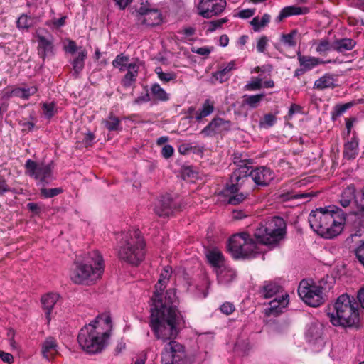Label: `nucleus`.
Segmentation results:
<instances>
[{
    "instance_id": "obj_1",
    "label": "nucleus",
    "mask_w": 364,
    "mask_h": 364,
    "mask_svg": "<svg viewBox=\"0 0 364 364\" xmlns=\"http://www.w3.org/2000/svg\"><path fill=\"white\" fill-rule=\"evenodd\" d=\"M286 233V223L280 217H273L260 224L253 236L247 232L232 235L228 245V251L235 259L255 257L259 254L257 243L272 245L278 243Z\"/></svg>"
},
{
    "instance_id": "obj_2",
    "label": "nucleus",
    "mask_w": 364,
    "mask_h": 364,
    "mask_svg": "<svg viewBox=\"0 0 364 364\" xmlns=\"http://www.w3.org/2000/svg\"><path fill=\"white\" fill-rule=\"evenodd\" d=\"M166 284L159 280L151 297L154 307L151 309L149 326L155 337L163 341L175 338L179 332L183 317L176 306L166 301L163 302L162 291Z\"/></svg>"
},
{
    "instance_id": "obj_3",
    "label": "nucleus",
    "mask_w": 364,
    "mask_h": 364,
    "mask_svg": "<svg viewBox=\"0 0 364 364\" xmlns=\"http://www.w3.org/2000/svg\"><path fill=\"white\" fill-rule=\"evenodd\" d=\"M346 213L336 205L312 210L309 215L311 228L321 237L333 238L343 229Z\"/></svg>"
},
{
    "instance_id": "obj_4",
    "label": "nucleus",
    "mask_w": 364,
    "mask_h": 364,
    "mask_svg": "<svg viewBox=\"0 0 364 364\" xmlns=\"http://www.w3.org/2000/svg\"><path fill=\"white\" fill-rule=\"evenodd\" d=\"M74 264L70 279L75 284H87L97 280L101 277L105 269L103 257L97 250L78 256Z\"/></svg>"
},
{
    "instance_id": "obj_5",
    "label": "nucleus",
    "mask_w": 364,
    "mask_h": 364,
    "mask_svg": "<svg viewBox=\"0 0 364 364\" xmlns=\"http://www.w3.org/2000/svg\"><path fill=\"white\" fill-rule=\"evenodd\" d=\"M328 315L335 326L352 327L359 322L358 304L353 296L348 294L340 295L328 307Z\"/></svg>"
},
{
    "instance_id": "obj_6",
    "label": "nucleus",
    "mask_w": 364,
    "mask_h": 364,
    "mask_svg": "<svg viewBox=\"0 0 364 364\" xmlns=\"http://www.w3.org/2000/svg\"><path fill=\"white\" fill-rule=\"evenodd\" d=\"M119 258L134 266H138L144 259L146 243L139 230H130L120 235Z\"/></svg>"
},
{
    "instance_id": "obj_7",
    "label": "nucleus",
    "mask_w": 364,
    "mask_h": 364,
    "mask_svg": "<svg viewBox=\"0 0 364 364\" xmlns=\"http://www.w3.org/2000/svg\"><path fill=\"white\" fill-rule=\"evenodd\" d=\"M96 328L97 326L91 322L80 329L77 336L79 345L90 354L100 352L105 346L106 340L109 337L108 332L99 333Z\"/></svg>"
},
{
    "instance_id": "obj_8",
    "label": "nucleus",
    "mask_w": 364,
    "mask_h": 364,
    "mask_svg": "<svg viewBox=\"0 0 364 364\" xmlns=\"http://www.w3.org/2000/svg\"><path fill=\"white\" fill-rule=\"evenodd\" d=\"M232 161L237 168L230 176V186L228 189L231 193H235L248 181L247 171L252 167L253 160L249 158L247 154L237 151L232 155Z\"/></svg>"
},
{
    "instance_id": "obj_9",
    "label": "nucleus",
    "mask_w": 364,
    "mask_h": 364,
    "mask_svg": "<svg viewBox=\"0 0 364 364\" xmlns=\"http://www.w3.org/2000/svg\"><path fill=\"white\" fill-rule=\"evenodd\" d=\"M24 168L26 175L36 180L38 186H46L54 179L53 161L46 164L29 159L26 160Z\"/></svg>"
},
{
    "instance_id": "obj_10",
    "label": "nucleus",
    "mask_w": 364,
    "mask_h": 364,
    "mask_svg": "<svg viewBox=\"0 0 364 364\" xmlns=\"http://www.w3.org/2000/svg\"><path fill=\"white\" fill-rule=\"evenodd\" d=\"M297 291L299 297L309 306L318 307L325 302L323 288L314 282L301 280Z\"/></svg>"
},
{
    "instance_id": "obj_11",
    "label": "nucleus",
    "mask_w": 364,
    "mask_h": 364,
    "mask_svg": "<svg viewBox=\"0 0 364 364\" xmlns=\"http://www.w3.org/2000/svg\"><path fill=\"white\" fill-rule=\"evenodd\" d=\"M161 364H191L186 355L183 345L176 341H169L164 348L161 355Z\"/></svg>"
},
{
    "instance_id": "obj_12",
    "label": "nucleus",
    "mask_w": 364,
    "mask_h": 364,
    "mask_svg": "<svg viewBox=\"0 0 364 364\" xmlns=\"http://www.w3.org/2000/svg\"><path fill=\"white\" fill-rule=\"evenodd\" d=\"M183 203L178 198H172L170 194L162 196L158 205L154 208V212L160 217H168L182 210Z\"/></svg>"
},
{
    "instance_id": "obj_13",
    "label": "nucleus",
    "mask_w": 364,
    "mask_h": 364,
    "mask_svg": "<svg viewBox=\"0 0 364 364\" xmlns=\"http://www.w3.org/2000/svg\"><path fill=\"white\" fill-rule=\"evenodd\" d=\"M232 122L221 117H215L200 131L204 137L224 135L231 129Z\"/></svg>"
},
{
    "instance_id": "obj_14",
    "label": "nucleus",
    "mask_w": 364,
    "mask_h": 364,
    "mask_svg": "<svg viewBox=\"0 0 364 364\" xmlns=\"http://www.w3.org/2000/svg\"><path fill=\"white\" fill-rule=\"evenodd\" d=\"M227 5L226 0H201L198 5V14L205 18L221 14Z\"/></svg>"
},
{
    "instance_id": "obj_15",
    "label": "nucleus",
    "mask_w": 364,
    "mask_h": 364,
    "mask_svg": "<svg viewBox=\"0 0 364 364\" xmlns=\"http://www.w3.org/2000/svg\"><path fill=\"white\" fill-rule=\"evenodd\" d=\"M248 181L250 179L257 186L266 187L274 178V171L269 167L261 166L255 168H251L248 171Z\"/></svg>"
},
{
    "instance_id": "obj_16",
    "label": "nucleus",
    "mask_w": 364,
    "mask_h": 364,
    "mask_svg": "<svg viewBox=\"0 0 364 364\" xmlns=\"http://www.w3.org/2000/svg\"><path fill=\"white\" fill-rule=\"evenodd\" d=\"M297 60L299 68H296L294 73V77L299 78L308 71L311 70L320 64L330 63L333 61L328 60L324 61L319 58L310 55H302L300 51L297 52Z\"/></svg>"
},
{
    "instance_id": "obj_17",
    "label": "nucleus",
    "mask_w": 364,
    "mask_h": 364,
    "mask_svg": "<svg viewBox=\"0 0 364 364\" xmlns=\"http://www.w3.org/2000/svg\"><path fill=\"white\" fill-rule=\"evenodd\" d=\"M137 12L144 16L141 23L147 26H157L161 21V14L158 10L149 9L144 3L141 4Z\"/></svg>"
},
{
    "instance_id": "obj_18",
    "label": "nucleus",
    "mask_w": 364,
    "mask_h": 364,
    "mask_svg": "<svg viewBox=\"0 0 364 364\" xmlns=\"http://www.w3.org/2000/svg\"><path fill=\"white\" fill-rule=\"evenodd\" d=\"M358 139L353 133L350 138H348L343 146V158L345 160H353L358 155Z\"/></svg>"
},
{
    "instance_id": "obj_19",
    "label": "nucleus",
    "mask_w": 364,
    "mask_h": 364,
    "mask_svg": "<svg viewBox=\"0 0 364 364\" xmlns=\"http://www.w3.org/2000/svg\"><path fill=\"white\" fill-rule=\"evenodd\" d=\"M289 303V295L282 294L279 298H275L269 303V307L266 309V313L269 316H277L282 312Z\"/></svg>"
},
{
    "instance_id": "obj_20",
    "label": "nucleus",
    "mask_w": 364,
    "mask_h": 364,
    "mask_svg": "<svg viewBox=\"0 0 364 364\" xmlns=\"http://www.w3.org/2000/svg\"><path fill=\"white\" fill-rule=\"evenodd\" d=\"M37 38L38 54L43 60H45L47 56L54 54L53 41L43 36H38Z\"/></svg>"
},
{
    "instance_id": "obj_21",
    "label": "nucleus",
    "mask_w": 364,
    "mask_h": 364,
    "mask_svg": "<svg viewBox=\"0 0 364 364\" xmlns=\"http://www.w3.org/2000/svg\"><path fill=\"white\" fill-rule=\"evenodd\" d=\"M309 9L307 7H300L297 6H289L284 7L279 12L276 18L277 22H281L284 19L296 15L306 14L309 13Z\"/></svg>"
},
{
    "instance_id": "obj_22",
    "label": "nucleus",
    "mask_w": 364,
    "mask_h": 364,
    "mask_svg": "<svg viewBox=\"0 0 364 364\" xmlns=\"http://www.w3.org/2000/svg\"><path fill=\"white\" fill-rule=\"evenodd\" d=\"M336 75L331 73H326L314 82L313 88L318 90L333 89L336 87Z\"/></svg>"
},
{
    "instance_id": "obj_23",
    "label": "nucleus",
    "mask_w": 364,
    "mask_h": 364,
    "mask_svg": "<svg viewBox=\"0 0 364 364\" xmlns=\"http://www.w3.org/2000/svg\"><path fill=\"white\" fill-rule=\"evenodd\" d=\"M58 299L59 295L55 293H48L43 296L41 298V304L43 309L45 310V314L48 322L50 321L51 311L58 301Z\"/></svg>"
},
{
    "instance_id": "obj_24",
    "label": "nucleus",
    "mask_w": 364,
    "mask_h": 364,
    "mask_svg": "<svg viewBox=\"0 0 364 364\" xmlns=\"http://www.w3.org/2000/svg\"><path fill=\"white\" fill-rule=\"evenodd\" d=\"M57 341L53 337H49L42 344V354L47 360H50L57 354Z\"/></svg>"
},
{
    "instance_id": "obj_25",
    "label": "nucleus",
    "mask_w": 364,
    "mask_h": 364,
    "mask_svg": "<svg viewBox=\"0 0 364 364\" xmlns=\"http://www.w3.org/2000/svg\"><path fill=\"white\" fill-rule=\"evenodd\" d=\"M102 124L109 132H119L122 130L121 119L112 111L109 112L107 117L102 121Z\"/></svg>"
},
{
    "instance_id": "obj_26",
    "label": "nucleus",
    "mask_w": 364,
    "mask_h": 364,
    "mask_svg": "<svg viewBox=\"0 0 364 364\" xmlns=\"http://www.w3.org/2000/svg\"><path fill=\"white\" fill-rule=\"evenodd\" d=\"M356 46V41L352 38H343L336 39L333 42V50L338 53H343L353 50Z\"/></svg>"
},
{
    "instance_id": "obj_27",
    "label": "nucleus",
    "mask_w": 364,
    "mask_h": 364,
    "mask_svg": "<svg viewBox=\"0 0 364 364\" xmlns=\"http://www.w3.org/2000/svg\"><path fill=\"white\" fill-rule=\"evenodd\" d=\"M282 291V287L276 282L265 281L261 289L262 296L266 298H271Z\"/></svg>"
},
{
    "instance_id": "obj_28",
    "label": "nucleus",
    "mask_w": 364,
    "mask_h": 364,
    "mask_svg": "<svg viewBox=\"0 0 364 364\" xmlns=\"http://www.w3.org/2000/svg\"><path fill=\"white\" fill-rule=\"evenodd\" d=\"M235 69V60L230 61L227 65L212 74L213 77L219 81L220 83L225 82L228 81L231 76V71Z\"/></svg>"
},
{
    "instance_id": "obj_29",
    "label": "nucleus",
    "mask_w": 364,
    "mask_h": 364,
    "mask_svg": "<svg viewBox=\"0 0 364 364\" xmlns=\"http://www.w3.org/2000/svg\"><path fill=\"white\" fill-rule=\"evenodd\" d=\"M230 186V182L226 184L225 189V196L228 197L227 201L230 205H238L243 202L248 196V193H238L240 188L235 193H231L228 188Z\"/></svg>"
},
{
    "instance_id": "obj_30",
    "label": "nucleus",
    "mask_w": 364,
    "mask_h": 364,
    "mask_svg": "<svg viewBox=\"0 0 364 364\" xmlns=\"http://www.w3.org/2000/svg\"><path fill=\"white\" fill-rule=\"evenodd\" d=\"M215 109V102L210 100L206 99L202 105L201 109H198L196 112V120L198 122H200L202 119L209 115H210Z\"/></svg>"
},
{
    "instance_id": "obj_31",
    "label": "nucleus",
    "mask_w": 364,
    "mask_h": 364,
    "mask_svg": "<svg viewBox=\"0 0 364 364\" xmlns=\"http://www.w3.org/2000/svg\"><path fill=\"white\" fill-rule=\"evenodd\" d=\"M236 277L235 270L229 267H223L217 272L218 282L223 284L232 282Z\"/></svg>"
},
{
    "instance_id": "obj_32",
    "label": "nucleus",
    "mask_w": 364,
    "mask_h": 364,
    "mask_svg": "<svg viewBox=\"0 0 364 364\" xmlns=\"http://www.w3.org/2000/svg\"><path fill=\"white\" fill-rule=\"evenodd\" d=\"M87 54L86 50L85 48L82 49L78 52L77 55L72 60L71 64L73 68V75H75V77L83 70Z\"/></svg>"
},
{
    "instance_id": "obj_33",
    "label": "nucleus",
    "mask_w": 364,
    "mask_h": 364,
    "mask_svg": "<svg viewBox=\"0 0 364 364\" xmlns=\"http://www.w3.org/2000/svg\"><path fill=\"white\" fill-rule=\"evenodd\" d=\"M355 191V189L353 186H348L343 191L339 203L343 208L348 207L353 200L355 202L356 195Z\"/></svg>"
},
{
    "instance_id": "obj_34",
    "label": "nucleus",
    "mask_w": 364,
    "mask_h": 364,
    "mask_svg": "<svg viewBox=\"0 0 364 364\" xmlns=\"http://www.w3.org/2000/svg\"><path fill=\"white\" fill-rule=\"evenodd\" d=\"M150 91L152 98L155 101L167 102L170 99L169 94L158 83L153 84L151 86Z\"/></svg>"
},
{
    "instance_id": "obj_35",
    "label": "nucleus",
    "mask_w": 364,
    "mask_h": 364,
    "mask_svg": "<svg viewBox=\"0 0 364 364\" xmlns=\"http://www.w3.org/2000/svg\"><path fill=\"white\" fill-rule=\"evenodd\" d=\"M38 91L36 86H31L29 87H16L12 90L11 96L21 98L23 100H28L32 95H34Z\"/></svg>"
},
{
    "instance_id": "obj_36",
    "label": "nucleus",
    "mask_w": 364,
    "mask_h": 364,
    "mask_svg": "<svg viewBox=\"0 0 364 364\" xmlns=\"http://www.w3.org/2000/svg\"><path fill=\"white\" fill-rule=\"evenodd\" d=\"M154 72L163 84H167L170 82L175 83L176 81L177 74L173 71L164 72L161 67H156Z\"/></svg>"
},
{
    "instance_id": "obj_37",
    "label": "nucleus",
    "mask_w": 364,
    "mask_h": 364,
    "mask_svg": "<svg viewBox=\"0 0 364 364\" xmlns=\"http://www.w3.org/2000/svg\"><path fill=\"white\" fill-rule=\"evenodd\" d=\"M206 257L209 264L216 268H220L224 261L223 253L218 250L209 251Z\"/></svg>"
},
{
    "instance_id": "obj_38",
    "label": "nucleus",
    "mask_w": 364,
    "mask_h": 364,
    "mask_svg": "<svg viewBox=\"0 0 364 364\" xmlns=\"http://www.w3.org/2000/svg\"><path fill=\"white\" fill-rule=\"evenodd\" d=\"M299 34L297 29H293L289 33H283L281 36L280 41L284 46L289 48H294L296 46V36Z\"/></svg>"
},
{
    "instance_id": "obj_39",
    "label": "nucleus",
    "mask_w": 364,
    "mask_h": 364,
    "mask_svg": "<svg viewBox=\"0 0 364 364\" xmlns=\"http://www.w3.org/2000/svg\"><path fill=\"white\" fill-rule=\"evenodd\" d=\"M355 105L354 102H349L345 104L336 105L331 112V119L336 121L340 116H341L346 110L351 108Z\"/></svg>"
},
{
    "instance_id": "obj_40",
    "label": "nucleus",
    "mask_w": 364,
    "mask_h": 364,
    "mask_svg": "<svg viewBox=\"0 0 364 364\" xmlns=\"http://www.w3.org/2000/svg\"><path fill=\"white\" fill-rule=\"evenodd\" d=\"M264 97V94L247 95L244 97L243 102L251 108H256Z\"/></svg>"
},
{
    "instance_id": "obj_41",
    "label": "nucleus",
    "mask_w": 364,
    "mask_h": 364,
    "mask_svg": "<svg viewBox=\"0 0 364 364\" xmlns=\"http://www.w3.org/2000/svg\"><path fill=\"white\" fill-rule=\"evenodd\" d=\"M63 191L62 188H46V186H41L40 196L42 198H51L62 193Z\"/></svg>"
},
{
    "instance_id": "obj_42",
    "label": "nucleus",
    "mask_w": 364,
    "mask_h": 364,
    "mask_svg": "<svg viewBox=\"0 0 364 364\" xmlns=\"http://www.w3.org/2000/svg\"><path fill=\"white\" fill-rule=\"evenodd\" d=\"M270 21V15L265 14L259 19L258 17H255L251 21V24L254 27L255 31H259L262 27L265 26Z\"/></svg>"
},
{
    "instance_id": "obj_43",
    "label": "nucleus",
    "mask_w": 364,
    "mask_h": 364,
    "mask_svg": "<svg viewBox=\"0 0 364 364\" xmlns=\"http://www.w3.org/2000/svg\"><path fill=\"white\" fill-rule=\"evenodd\" d=\"M33 20L30 16L26 14H21L16 21V27L18 29H26L28 30L31 27Z\"/></svg>"
},
{
    "instance_id": "obj_44",
    "label": "nucleus",
    "mask_w": 364,
    "mask_h": 364,
    "mask_svg": "<svg viewBox=\"0 0 364 364\" xmlns=\"http://www.w3.org/2000/svg\"><path fill=\"white\" fill-rule=\"evenodd\" d=\"M129 60V57L127 55H124L123 54H119L116 56L114 60L112 61V65L114 68H117L120 70V71H124L125 67L127 65V62Z\"/></svg>"
},
{
    "instance_id": "obj_45",
    "label": "nucleus",
    "mask_w": 364,
    "mask_h": 364,
    "mask_svg": "<svg viewBox=\"0 0 364 364\" xmlns=\"http://www.w3.org/2000/svg\"><path fill=\"white\" fill-rule=\"evenodd\" d=\"M277 122V117L272 113L264 114L262 119L259 121V126L261 127L267 129L274 125Z\"/></svg>"
},
{
    "instance_id": "obj_46",
    "label": "nucleus",
    "mask_w": 364,
    "mask_h": 364,
    "mask_svg": "<svg viewBox=\"0 0 364 364\" xmlns=\"http://www.w3.org/2000/svg\"><path fill=\"white\" fill-rule=\"evenodd\" d=\"M331 50H333V43L326 38L321 39L316 48V52L321 55Z\"/></svg>"
},
{
    "instance_id": "obj_47",
    "label": "nucleus",
    "mask_w": 364,
    "mask_h": 364,
    "mask_svg": "<svg viewBox=\"0 0 364 364\" xmlns=\"http://www.w3.org/2000/svg\"><path fill=\"white\" fill-rule=\"evenodd\" d=\"M42 109L46 118H52L56 113V105L54 102L50 103H43L42 105Z\"/></svg>"
},
{
    "instance_id": "obj_48",
    "label": "nucleus",
    "mask_w": 364,
    "mask_h": 364,
    "mask_svg": "<svg viewBox=\"0 0 364 364\" xmlns=\"http://www.w3.org/2000/svg\"><path fill=\"white\" fill-rule=\"evenodd\" d=\"M262 87V79L258 77H252V80L245 86V90L248 91L259 90Z\"/></svg>"
},
{
    "instance_id": "obj_49",
    "label": "nucleus",
    "mask_w": 364,
    "mask_h": 364,
    "mask_svg": "<svg viewBox=\"0 0 364 364\" xmlns=\"http://www.w3.org/2000/svg\"><path fill=\"white\" fill-rule=\"evenodd\" d=\"M138 74L132 72H127L122 80V85L124 87H129L132 83L135 82Z\"/></svg>"
},
{
    "instance_id": "obj_50",
    "label": "nucleus",
    "mask_w": 364,
    "mask_h": 364,
    "mask_svg": "<svg viewBox=\"0 0 364 364\" xmlns=\"http://www.w3.org/2000/svg\"><path fill=\"white\" fill-rule=\"evenodd\" d=\"M356 258L364 267V241H363L354 250Z\"/></svg>"
},
{
    "instance_id": "obj_51",
    "label": "nucleus",
    "mask_w": 364,
    "mask_h": 364,
    "mask_svg": "<svg viewBox=\"0 0 364 364\" xmlns=\"http://www.w3.org/2000/svg\"><path fill=\"white\" fill-rule=\"evenodd\" d=\"M268 43V38L265 36H262L257 43V50L259 53H264Z\"/></svg>"
},
{
    "instance_id": "obj_52",
    "label": "nucleus",
    "mask_w": 364,
    "mask_h": 364,
    "mask_svg": "<svg viewBox=\"0 0 364 364\" xmlns=\"http://www.w3.org/2000/svg\"><path fill=\"white\" fill-rule=\"evenodd\" d=\"M355 204L360 211L364 212V188L356 195Z\"/></svg>"
},
{
    "instance_id": "obj_53",
    "label": "nucleus",
    "mask_w": 364,
    "mask_h": 364,
    "mask_svg": "<svg viewBox=\"0 0 364 364\" xmlns=\"http://www.w3.org/2000/svg\"><path fill=\"white\" fill-rule=\"evenodd\" d=\"M173 147L170 144L165 145L161 149V155L164 159H169L173 154Z\"/></svg>"
},
{
    "instance_id": "obj_54",
    "label": "nucleus",
    "mask_w": 364,
    "mask_h": 364,
    "mask_svg": "<svg viewBox=\"0 0 364 364\" xmlns=\"http://www.w3.org/2000/svg\"><path fill=\"white\" fill-rule=\"evenodd\" d=\"M220 311L226 315H230L235 311V306L232 303L225 302L220 306Z\"/></svg>"
},
{
    "instance_id": "obj_55",
    "label": "nucleus",
    "mask_w": 364,
    "mask_h": 364,
    "mask_svg": "<svg viewBox=\"0 0 364 364\" xmlns=\"http://www.w3.org/2000/svg\"><path fill=\"white\" fill-rule=\"evenodd\" d=\"M255 9H243L237 14V16L240 18H243V19L249 18L255 14Z\"/></svg>"
},
{
    "instance_id": "obj_56",
    "label": "nucleus",
    "mask_w": 364,
    "mask_h": 364,
    "mask_svg": "<svg viewBox=\"0 0 364 364\" xmlns=\"http://www.w3.org/2000/svg\"><path fill=\"white\" fill-rule=\"evenodd\" d=\"M125 69H127V72H132V73L139 74V60H136V61L128 63V64L127 63Z\"/></svg>"
},
{
    "instance_id": "obj_57",
    "label": "nucleus",
    "mask_w": 364,
    "mask_h": 364,
    "mask_svg": "<svg viewBox=\"0 0 364 364\" xmlns=\"http://www.w3.org/2000/svg\"><path fill=\"white\" fill-rule=\"evenodd\" d=\"M95 136L92 132H88L84 136L83 143L86 147L92 146Z\"/></svg>"
},
{
    "instance_id": "obj_58",
    "label": "nucleus",
    "mask_w": 364,
    "mask_h": 364,
    "mask_svg": "<svg viewBox=\"0 0 364 364\" xmlns=\"http://www.w3.org/2000/svg\"><path fill=\"white\" fill-rule=\"evenodd\" d=\"M151 100V97L149 93L148 92V90H146V92L144 95H141L136 97L134 101V104L135 105H141L144 102H149Z\"/></svg>"
},
{
    "instance_id": "obj_59",
    "label": "nucleus",
    "mask_w": 364,
    "mask_h": 364,
    "mask_svg": "<svg viewBox=\"0 0 364 364\" xmlns=\"http://www.w3.org/2000/svg\"><path fill=\"white\" fill-rule=\"evenodd\" d=\"M170 270H171V267L166 266L161 273L159 280H161L162 282L167 284L171 276Z\"/></svg>"
},
{
    "instance_id": "obj_60",
    "label": "nucleus",
    "mask_w": 364,
    "mask_h": 364,
    "mask_svg": "<svg viewBox=\"0 0 364 364\" xmlns=\"http://www.w3.org/2000/svg\"><path fill=\"white\" fill-rule=\"evenodd\" d=\"M100 321H103L105 324L107 326H111L112 320L111 317L109 315H100L97 316L96 318L92 322L95 325L98 323Z\"/></svg>"
},
{
    "instance_id": "obj_61",
    "label": "nucleus",
    "mask_w": 364,
    "mask_h": 364,
    "mask_svg": "<svg viewBox=\"0 0 364 364\" xmlns=\"http://www.w3.org/2000/svg\"><path fill=\"white\" fill-rule=\"evenodd\" d=\"M0 359L7 364H11L14 362V356L2 350L0 351Z\"/></svg>"
},
{
    "instance_id": "obj_62",
    "label": "nucleus",
    "mask_w": 364,
    "mask_h": 364,
    "mask_svg": "<svg viewBox=\"0 0 364 364\" xmlns=\"http://www.w3.org/2000/svg\"><path fill=\"white\" fill-rule=\"evenodd\" d=\"M27 208L36 215H39L41 213V208L38 203H28Z\"/></svg>"
},
{
    "instance_id": "obj_63",
    "label": "nucleus",
    "mask_w": 364,
    "mask_h": 364,
    "mask_svg": "<svg viewBox=\"0 0 364 364\" xmlns=\"http://www.w3.org/2000/svg\"><path fill=\"white\" fill-rule=\"evenodd\" d=\"M66 52L74 54L77 50L76 43L73 40H69L68 45L65 46Z\"/></svg>"
},
{
    "instance_id": "obj_64",
    "label": "nucleus",
    "mask_w": 364,
    "mask_h": 364,
    "mask_svg": "<svg viewBox=\"0 0 364 364\" xmlns=\"http://www.w3.org/2000/svg\"><path fill=\"white\" fill-rule=\"evenodd\" d=\"M196 31V30L195 28L187 27V28H183L181 31H179L178 33L184 34L186 38H190V37L193 36V35H195Z\"/></svg>"
}]
</instances>
